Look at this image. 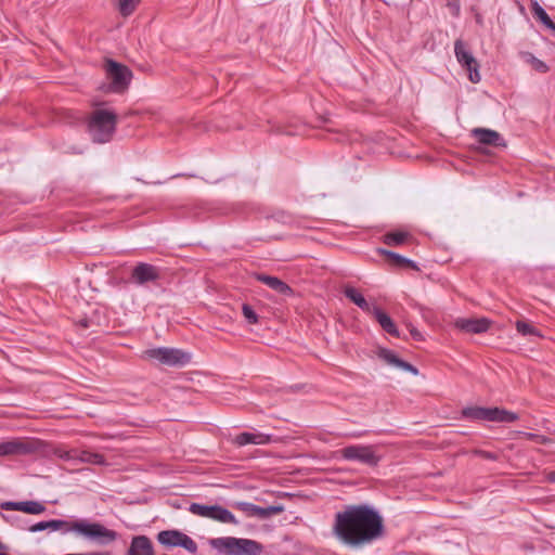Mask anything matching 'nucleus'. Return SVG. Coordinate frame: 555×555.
Wrapping results in <instances>:
<instances>
[{"label": "nucleus", "instance_id": "3", "mask_svg": "<svg viewBox=\"0 0 555 555\" xmlns=\"http://www.w3.org/2000/svg\"><path fill=\"white\" fill-rule=\"evenodd\" d=\"M210 546L222 555H260L263 546L256 540L221 537L209 541Z\"/></svg>", "mask_w": 555, "mask_h": 555}, {"label": "nucleus", "instance_id": "35", "mask_svg": "<svg viewBox=\"0 0 555 555\" xmlns=\"http://www.w3.org/2000/svg\"><path fill=\"white\" fill-rule=\"evenodd\" d=\"M410 334L413 337V339L421 341L424 339L422 333L417 331L414 326H410Z\"/></svg>", "mask_w": 555, "mask_h": 555}, {"label": "nucleus", "instance_id": "21", "mask_svg": "<svg viewBox=\"0 0 555 555\" xmlns=\"http://www.w3.org/2000/svg\"><path fill=\"white\" fill-rule=\"evenodd\" d=\"M371 313H373L374 318L376 319V321L378 322L380 327L386 333H388L389 335H391L393 337L400 336L399 331H398L395 322L392 321V319L386 312H384L380 308L373 306Z\"/></svg>", "mask_w": 555, "mask_h": 555}, {"label": "nucleus", "instance_id": "26", "mask_svg": "<svg viewBox=\"0 0 555 555\" xmlns=\"http://www.w3.org/2000/svg\"><path fill=\"white\" fill-rule=\"evenodd\" d=\"M411 235L404 231H395L386 233L383 236V242L388 246H400L404 244Z\"/></svg>", "mask_w": 555, "mask_h": 555}, {"label": "nucleus", "instance_id": "1", "mask_svg": "<svg viewBox=\"0 0 555 555\" xmlns=\"http://www.w3.org/2000/svg\"><path fill=\"white\" fill-rule=\"evenodd\" d=\"M332 534L345 546L361 548L385 535L384 519L369 504H349L335 514Z\"/></svg>", "mask_w": 555, "mask_h": 555}, {"label": "nucleus", "instance_id": "6", "mask_svg": "<svg viewBox=\"0 0 555 555\" xmlns=\"http://www.w3.org/2000/svg\"><path fill=\"white\" fill-rule=\"evenodd\" d=\"M144 357L168 366H184L191 361L190 353L178 348L169 347L147 349L144 351Z\"/></svg>", "mask_w": 555, "mask_h": 555}, {"label": "nucleus", "instance_id": "31", "mask_svg": "<svg viewBox=\"0 0 555 555\" xmlns=\"http://www.w3.org/2000/svg\"><path fill=\"white\" fill-rule=\"evenodd\" d=\"M233 506L243 512L246 516L254 517L256 504L250 502H235Z\"/></svg>", "mask_w": 555, "mask_h": 555}, {"label": "nucleus", "instance_id": "11", "mask_svg": "<svg viewBox=\"0 0 555 555\" xmlns=\"http://www.w3.org/2000/svg\"><path fill=\"white\" fill-rule=\"evenodd\" d=\"M157 541L167 547H183L191 554H195L197 552L196 542L191 537L179 530H163L158 532Z\"/></svg>", "mask_w": 555, "mask_h": 555}, {"label": "nucleus", "instance_id": "20", "mask_svg": "<svg viewBox=\"0 0 555 555\" xmlns=\"http://www.w3.org/2000/svg\"><path fill=\"white\" fill-rule=\"evenodd\" d=\"M126 555H154V546L146 535H134Z\"/></svg>", "mask_w": 555, "mask_h": 555}, {"label": "nucleus", "instance_id": "23", "mask_svg": "<svg viewBox=\"0 0 555 555\" xmlns=\"http://www.w3.org/2000/svg\"><path fill=\"white\" fill-rule=\"evenodd\" d=\"M377 251L380 255L385 256L388 260H390L395 266L399 268H411L414 270H418L416 263L413 260L405 258L395 251L384 248H378Z\"/></svg>", "mask_w": 555, "mask_h": 555}, {"label": "nucleus", "instance_id": "10", "mask_svg": "<svg viewBox=\"0 0 555 555\" xmlns=\"http://www.w3.org/2000/svg\"><path fill=\"white\" fill-rule=\"evenodd\" d=\"M341 456L347 461H354L369 466H376L380 456L374 451L373 446L352 444L341 449Z\"/></svg>", "mask_w": 555, "mask_h": 555}, {"label": "nucleus", "instance_id": "37", "mask_svg": "<svg viewBox=\"0 0 555 555\" xmlns=\"http://www.w3.org/2000/svg\"><path fill=\"white\" fill-rule=\"evenodd\" d=\"M87 555H112L109 552H95V553H89Z\"/></svg>", "mask_w": 555, "mask_h": 555}, {"label": "nucleus", "instance_id": "29", "mask_svg": "<svg viewBox=\"0 0 555 555\" xmlns=\"http://www.w3.org/2000/svg\"><path fill=\"white\" fill-rule=\"evenodd\" d=\"M141 0H117V9L121 16L128 17L137 10Z\"/></svg>", "mask_w": 555, "mask_h": 555}, {"label": "nucleus", "instance_id": "15", "mask_svg": "<svg viewBox=\"0 0 555 555\" xmlns=\"http://www.w3.org/2000/svg\"><path fill=\"white\" fill-rule=\"evenodd\" d=\"M490 320L487 318H479V319H466V318H459L455 320L454 325L460 331L466 332V333H474V334H481L489 330L490 327Z\"/></svg>", "mask_w": 555, "mask_h": 555}, {"label": "nucleus", "instance_id": "14", "mask_svg": "<svg viewBox=\"0 0 555 555\" xmlns=\"http://www.w3.org/2000/svg\"><path fill=\"white\" fill-rule=\"evenodd\" d=\"M0 507L3 511H20L30 515H40L47 509L46 506L38 501H5L1 503Z\"/></svg>", "mask_w": 555, "mask_h": 555}, {"label": "nucleus", "instance_id": "24", "mask_svg": "<svg viewBox=\"0 0 555 555\" xmlns=\"http://www.w3.org/2000/svg\"><path fill=\"white\" fill-rule=\"evenodd\" d=\"M531 13L534 18L540 21L547 29L555 34V23L551 20L546 11L539 4L538 1L531 2Z\"/></svg>", "mask_w": 555, "mask_h": 555}, {"label": "nucleus", "instance_id": "33", "mask_svg": "<svg viewBox=\"0 0 555 555\" xmlns=\"http://www.w3.org/2000/svg\"><path fill=\"white\" fill-rule=\"evenodd\" d=\"M242 312H243L244 318L247 320V322L249 324L258 323V315L249 305L244 304L242 307Z\"/></svg>", "mask_w": 555, "mask_h": 555}, {"label": "nucleus", "instance_id": "17", "mask_svg": "<svg viewBox=\"0 0 555 555\" xmlns=\"http://www.w3.org/2000/svg\"><path fill=\"white\" fill-rule=\"evenodd\" d=\"M377 357L379 359L384 360L389 365L397 366L403 371L412 373L413 375L418 374L417 367H415L413 364L400 359L393 351H391L387 348H379L377 350Z\"/></svg>", "mask_w": 555, "mask_h": 555}, {"label": "nucleus", "instance_id": "38", "mask_svg": "<svg viewBox=\"0 0 555 555\" xmlns=\"http://www.w3.org/2000/svg\"><path fill=\"white\" fill-rule=\"evenodd\" d=\"M5 548H7V546L2 542H0V551L5 550Z\"/></svg>", "mask_w": 555, "mask_h": 555}, {"label": "nucleus", "instance_id": "22", "mask_svg": "<svg viewBox=\"0 0 555 555\" xmlns=\"http://www.w3.org/2000/svg\"><path fill=\"white\" fill-rule=\"evenodd\" d=\"M344 295L357 307L364 312L371 313L373 307L366 301L364 296L353 286L347 285L344 287Z\"/></svg>", "mask_w": 555, "mask_h": 555}, {"label": "nucleus", "instance_id": "27", "mask_svg": "<svg viewBox=\"0 0 555 555\" xmlns=\"http://www.w3.org/2000/svg\"><path fill=\"white\" fill-rule=\"evenodd\" d=\"M283 511L284 507L282 505H272L267 507L256 505L254 517L258 519H267L273 515L281 514Z\"/></svg>", "mask_w": 555, "mask_h": 555}, {"label": "nucleus", "instance_id": "34", "mask_svg": "<svg viewBox=\"0 0 555 555\" xmlns=\"http://www.w3.org/2000/svg\"><path fill=\"white\" fill-rule=\"evenodd\" d=\"M477 454H478L480 457L485 459V460H490V461H495V460H498V455H496L495 453H493V452H490V451L479 450V451L477 452Z\"/></svg>", "mask_w": 555, "mask_h": 555}, {"label": "nucleus", "instance_id": "25", "mask_svg": "<svg viewBox=\"0 0 555 555\" xmlns=\"http://www.w3.org/2000/svg\"><path fill=\"white\" fill-rule=\"evenodd\" d=\"M76 462L101 465L105 460L100 453L76 449Z\"/></svg>", "mask_w": 555, "mask_h": 555}, {"label": "nucleus", "instance_id": "28", "mask_svg": "<svg viewBox=\"0 0 555 555\" xmlns=\"http://www.w3.org/2000/svg\"><path fill=\"white\" fill-rule=\"evenodd\" d=\"M515 326H516L517 332L524 337H528V336H534V337H539V338L543 337L541 332L527 321L518 320V321H516Z\"/></svg>", "mask_w": 555, "mask_h": 555}, {"label": "nucleus", "instance_id": "13", "mask_svg": "<svg viewBox=\"0 0 555 555\" xmlns=\"http://www.w3.org/2000/svg\"><path fill=\"white\" fill-rule=\"evenodd\" d=\"M38 451V441L13 439L0 443V455H29Z\"/></svg>", "mask_w": 555, "mask_h": 555}, {"label": "nucleus", "instance_id": "32", "mask_svg": "<svg viewBox=\"0 0 555 555\" xmlns=\"http://www.w3.org/2000/svg\"><path fill=\"white\" fill-rule=\"evenodd\" d=\"M528 62L531 64L533 69H535L539 73L544 74V73H547L550 69V67L546 65V63H544L540 59L535 57L533 54H529Z\"/></svg>", "mask_w": 555, "mask_h": 555}, {"label": "nucleus", "instance_id": "5", "mask_svg": "<svg viewBox=\"0 0 555 555\" xmlns=\"http://www.w3.org/2000/svg\"><path fill=\"white\" fill-rule=\"evenodd\" d=\"M462 415L466 420L493 423H514L519 418L515 412L501 408L467 406L463 409Z\"/></svg>", "mask_w": 555, "mask_h": 555}, {"label": "nucleus", "instance_id": "30", "mask_svg": "<svg viewBox=\"0 0 555 555\" xmlns=\"http://www.w3.org/2000/svg\"><path fill=\"white\" fill-rule=\"evenodd\" d=\"M51 453L64 461H67V462H76V449H72V450H64L62 448H53Z\"/></svg>", "mask_w": 555, "mask_h": 555}, {"label": "nucleus", "instance_id": "19", "mask_svg": "<svg viewBox=\"0 0 555 555\" xmlns=\"http://www.w3.org/2000/svg\"><path fill=\"white\" fill-rule=\"evenodd\" d=\"M254 278L258 281L267 285L272 291L276 292L280 295L291 296L293 295V289L288 284L276 276L268 275L264 273H255Z\"/></svg>", "mask_w": 555, "mask_h": 555}, {"label": "nucleus", "instance_id": "12", "mask_svg": "<svg viewBox=\"0 0 555 555\" xmlns=\"http://www.w3.org/2000/svg\"><path fill=\"white\" fill-rule=\"evenodd\" d=\"M160 276L158 267L147 262H138L131 270L130 282L137 286H147L156 283Z\"/></svg>", "mask_w": 555, "mask_h": 555}, {"label": "nucleus", "instance_id": "16", "mask_svg": "<svg viewBox=\"0 0 555 555\" xmlns=\"http://www.w3.org/2000/svg\"><path fill=\"white\" fill-rule=\"evenodd\" d=\"M272 440H273L272 435L258 433V431H253V433L244 431V433L236 435L232 439V442L237 447H244L247 444H258V446L269 444L270 442H272Z\"/></svg>", "mask_w": 555, "mask_h": 555}, {"label": "nucleus", "instance_id": "18", "mask_svg": "<svg viewBox=\"0 0 555 555\" xmlns=\"http://www.w3.org/2000/svg\"><path fill=\"white\" fill-rule=\"evenodd\" d=\"M472 134L481 144L493 146H506L504 139L495 130L487 128H475L473 129Z\"/></svg>", "mask_w": 555, "mask_h": 555}, {"label": "nucleus", "instance_id": "8", "mask_svg": "<svg viewBox=\"0 0 555 555\" xmlns=\"http://www.w3.org/2000/svg\"><path fill=\"white\" fill-rule=\"evenodd\" d=\"M189 512L204 518H209L222 524L237 525L235 516L228 508L221 505H204L199 503H191Z\"/></svg>", "mask_w": 555, "mask_h": 555}, {"label": "nucleus", "instance_id": "36", "mask_svg": "<svg viewBox=\"0 0 555 555\" xmlns=\"http://www.w3.org/2000/svg\"><path fill=\"white\" fill-rule=\"evenodd\" d=\"M547 480L555 483V470L548 473Z\"/></svg>", "mask_w": 555, "mask_h": 555}, {"label": "nucleus", "instance_id": "7", "mask_svg": "<svg viewBox=\"0 0 555 555\" xmlns=\"http://www.w3.org/2000/svg\"><path fill=\"white\" fill-rule=\"evenodd\" d=\"M105 72L109 80V91L122 93L128 89L132 79V72L126 65L107 60L105 62Z\"/></svg>", "mask_w": 555, "mask_h": 555}, {"label": "nucleus", "instance_id": "2", "mask_svg": "<svg viewBox=\"0 0 555 555\" xmlns=\"http://www.w3.org/2000/svg\"><path fill=\"white\" fill-rule=\"evenodd\" d=\"M29 532H39L43 530L62 531L63 534L75 532L91 542L99 545H107L114 542L118 534L116 531L106 528L100 522H91L86 519L80 520H65V519H50L36 522L27 528Z\"/></svg>", "mask_w": 555, "mask_h": 555}, {"label": "nucleus", "instance_id": "9", "mask_svg": "<svg viewBox=\"0 0 555 555\" xmlns=\"http://www.w3.org/2000/svg\"><path fill=\"white\" fill-rule=\"evenodd\" d=\"M454 54L459 64L468 72L470 82L478 83L481 80L479 63L461 39L454 42Z\"/></svg>", "mask_w": 555, "mask_h": 555}, {"label": "nucleus", "instance_id": "4", "mask_svg": "<svg viewBox=\"0 0 555 555\" xmlns=\"http://www.w3.org/2000/svg\"><path fill=\"white\" fill-rule=\"evenodd\" d=\"M117 124V115L109 109H95L89 119L88 129L94 142H108Z\"/></svg>", "mask_w": 555, "mask_h": 555}]
</instances>
